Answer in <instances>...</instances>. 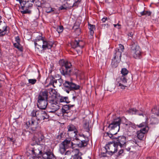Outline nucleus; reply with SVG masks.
<instances>
[{
	"label": "nucleus",
	"mask_w": 159,
	"mask_h": 159,
	"mask_svg": "<svg viewBox=\"0 0 159 159\" xmlns=\"http://www.w3.org/2000/svg\"><path fill=\"white\" fill-rule=\"evenodd\" d=\"M77 52L78 54H81L82 52V51L80 50H79V51L77 50Z\"/></svg>",
	"instance_id": "052dcab7"
},
{
	"label": "nucleus",
	"mask_w": 159,
	"mask_h": 159,
	"mask_svg": "<svg viewBox=\"0 0 159 159\" xmlns=\"http://www.w3.org/2000/svg\"><path fill=\"white\" fill-rule=\"evenodd\" d=\"M61 84L63 82V80L61 78H60L58 80H57Z\"/></svg>",
	"instance_id": "6e6d98bb"
},
{
	"label": "nucleus",
	"mask_w": 159,
	"mask_h": 159,
	"mask_svg": "<svg viewBox=\"0 0 159 159\" xmlns=\"http://www.w3.org/2000/svg\"><path fill=\"white\" fill-rule=\"evenodd\" d=\"M108 134L109 133L108 132H107L106 133H105L104 134L106 136H108Z\"/></svg>",
	"instance_id": "e2e57ef3"
},
{
	"label": "nucleus",
	"mask_w": 159,
	"mask_h": 159,
	"mask_svg": "<svg viewBox=\"0 0 159 159\" xmlns=\"http://www.w3.org/2000/svg\"><path fill=\"white\" fill-rule=\"evenodd\" d=\"M16 41V43L20 42V39L18 36L16 37L15 38Z\"/></svg>",
	"instance_id": "5fc2aeb1"
},
{
	"label": "nucleus",
	"mask_w": 159,
	"mask_h": 159,
	"mask_svg": "<svg viewBox=\"0 0 159 159\" xmlns=\"http://www.w3.org/2000/svg\"><path fill=\"white\" fill-rule=\"evenodd\" d=\"M1 18H2V17H1L0 16V24L2 22V21H1Z\"/></svg>",
	"instance_id": "69168bd1"
},
{
	"label": "nucleus",
	"mask_w": 159,
	"mask_h": 159,
	"mask_svg": "<svg viewBox=\"0 0 159 159\" xmlns=\"http://www.w3.org/2000/svg\"><path fill=\"white\" fill-rule=\"evenodd\" d=\"M136 126L139 128L144 127L143 129L138 131L137 133L138 138L140 140H142L143 139L144 134L148 132L149 128L145 122H143L139 125H137Z\"/></svg>",
	"instance_id": "39448f33"
},
{
	"label": "nucleus",
	"mask_w": 159,
	"mask_h": 159,
	"mask_svg": "<svg viewBox=\"0 0 159 159\" xmlns=\"http://www.w3.org/2000/svg\"><path fill=\"white\" fill-rule=\"evenodd\" d=\"M141 16L146 15V16H149L151 14V12L148 11H144L140 12Z\"/></svg>",
	"instance_id": "ea45409f"
},
{
	"label": "nucleus",
	"mask_w": 159,
	"mask_h": 159,
	"mask_svg": "<svg viewBox=\"0 0 159 159\" xmlns=\"http://www.w3.org/2000/svg\"><path fill=\"white\" fill-rule=\"evenodd\" d=\"M71 45L74 49L79 47L81 49L84 47V43L82 41L75 39L71 42Z\"/></svg>",
	"instance_id": "4468645a"
},
{
	"label": "nucleus",
	"mask_w": 159,
	"mask_h": 159,
	"mask_svg": "<svg viewBox=\"0 0 159 159\" xmlns=\"http://www.w3.org/2000/svg\"><path fill=\"white\" fill-rule=\"evenodd\" d=\"M43 138V136L42 135L39 137H38L36 136H35L33 139V141H35L36 144H37V145H39L38 144L40 143V141H42Z\"/></svg>",
	"instance_id": "bb28decb"
},
{
	"label": "nucleus",
	"mask_w": 159,
	"mask_h": 159,
	"mask_svg": "<svg viewBox=\"0 0 159 159\" xmlns=\"http://www.w3.org/2000/svg\"><path fill=\"white\" fill-rule=\"evenodd\" d=\"M124 47L121 44H119L118 48H116L114 52V57L113 58L118 59V61H120V57L122 52H123Z\"/></svg>",
	"instance_id": "9b49d317"
},
{
	"label": "nucleus",
	"mask_w": 159,
	"mask_h": 159,
	"mask_svg": "<svg viewBox=\"0 0 159 159\" xmlns=\"http://www.w3.org/2000/svg\"><path fill=\"white\" fill-rule=\"evenodd\" d=\"M132 143H134L135 144H136V146H138V142L136 141L135 140H132L131 142Z\"/></svg>",
	"instance_id": "4d7b16f0"
},
{
	"label": "nucleus",
	"mask_w": 159,
	"mask_h": 159,
	"mask_svg": "<svg viewBox=\"0 0 159 159\" xmlns=\"http://www.w3.org/2000/svg\"><path fill=\"white\" fill-rule=\"evenodd\" d=\"M20 12L22 14H30L31 13V11L27 8H25L24 10H21Z\"/></svg>",
	"instance_id": "c9c22d12"
},
{
	"label": "nucleus",
	"mask_w": 159,
	"mask_h": 159,
	"mask_svg": "<svg viewBox=\"0 0 159 159\" xmlns=\"http://www.w3.org/2000/svg\"><path fill=\"white\" fill-rule=\"evenodd\" d=\"M113 134H114L113 133V134H110L109 133L108 136H109V137L110 138H112V137L113 136Z\"/></svg>",
	"instance_id": "13d9d810"
},
{
	"label": "nucleus",
	"mask_w": 159,
	"mask_h": 159,
	"mask_svg": "<svg viewBox=\"0 0 159 159\" xmlns=\"http://www.w3.org/2000/svg\"><path fill=\"white\" fill-rule=\"evenodd\" d=\"M25 2L23 3L22 5L21 6V7L20 8L21 10H24L25 8H27L31 7L32 6V3H29L30 1H28L27 2H26L25 1Z\"/></svg>",
	"instance_id": "a878e982"
},
{
	"label": "nucleus",
	"mask_w": 159,
	"mask_h": 159,
	"mask_svg": "<svg viewBox=\"0 0 159 159\" xmlns=\"http://www.w3.org/2000/svg\"><path fill=\"white\" fill-rule=\"evenodd\" d=\"M40 146L39 145H35L34 147L32 148L31 150V153L35 156L39 155L42 153L40 150Z\"/></svg>",
	"instance_id": "f3484780"
},
{
	"label": "nucleus",
	"mask_w": 159,
	"mask_h": 159,
	"mask_svg": "<svg viewBox=\"0 0 159 159\" xmlns=\"http://www.w3.org/2000/svg\"><path fill=\"white\" fill-rule=\"evenodd\" d=\"M66 92L68 93H69V90H66Z\"/></svg>",
	"instance_id": "774afa93"
},
{
	"label": "nucleus",
	"mask_w": 159,
	"mask_h": 159,
	"mask_svg": "<svg viewBox=\"0 0 159 159\" xmlns=\"http://www.w3.org/2000/svg\"><path fill=\"white\" fill-rule=\"evenodd\" d=\"M83 127L85 131L89 132V131L90 126L89 125V123L88 121L84 120Z\"/></svg>",
	"instance_id": "5701e85b"
},
{
	"label": "nucleus",
	"mask_w": 159,
	"mask_h": 159,
	"mask_svg": "<svg viewBox=\"0 0 159 159\" xmlns=\"http://www.w3.org/2000/svg\"><path fill=\"white\" fill-rule=\"evenodd\" d=\"M44 40L43 37L39 35L37 37L34 42H40L41 43H42Z\"/></svg>",
	"instance_id": "72a5a7b5"
},
{
	"label": "nucleus",
	"mask_w": 159,
	"mask_h": 159,
	"mask_svg": "<svg viewBox=\"0 0 159 159\" xmlns=\"http://www.w3.org/2000/svg\"><path fill=\"white\" fill-rule=\"evenodd\" d=\"M152 111L153 113L156 115L157 116H159V108L157 109L156 107H154Z\"/></svg>",
	"instance_id": "4c0bfd02"
},
{
	"label": "nucleus",
	"mask_w": 159,
	"mask_h": 159,
	"mask_svg": "<svg viewBox=\"0 0 159 159\" xmlns=\"http://www.w3.org/2000/svg\"><path fill=\"white\" fill-rule=\"evenodd\" d=\"M7 26L2 25L0 24V36H3L6 34Z\"/></svg>",
	"instance_id": "393cba45"
},
{
	"label": "nucleus",
	"mask_w": 159,
	"mask_h": 159,
	"mask_svg": "<svg viewBox=\"0 0 159 159\" xmlns=\"http://www.w3.org/2000/svg\"><path fill=\"white\" fill-rule=\"evenodd\" d=\"M71 64L68 61H65L60 69L61 74L65 77H68L72 75V70L71 68Z\"/></svg>",
	"instance_id": "f257e3e1"
},
{
	"label": "nucleus",
	"mask_w": 159,
	"mask_h": 159,
	"mask_svg": "<svg viewBox=\"0 0 159 159\" xmlns=\"http://www.w3.org/2000/svg\"><path fill=\"white\" fill-rule=\"evenodd\" d=\"M58 80H55L53 78L50 80L49 84V85H52L54 87H56L58 85H60L61 84H57Z\"/></svg>",
	"instance_id": "cd10ccee"
},
{
	"label": "nucleus",
	"mask_w": 159,
	"mask_h": 159,
	"mask_svg": "<svg viewBox=\"0 0 159 159\" xmlns=\"http://www.w3.org/2000/svg\"><path fill=\"white\" fill-rule=\"evenodd\" d=\"M17 1H18L20 6L22 5H23V3L25 2V1L24 0H16Z\"/></svg>",
	"instance_id": "09e8293b"
},
{
	"label": "nucleus",
	"mask_w": 159,
	"mask_h": 159,
	"mask_svg": "<svg viewBox=\"0 0 159 159\" xmlns=\"http://www.w3.org/2000/svg\"><path fill=\"white\" fill-rule=\"evenodd\" d=\"M121 72V73L122 75H124L125 76L128 73V71L125 68H122Z\"/></svg>",
	"instance_id": "58836bf2"
},
{
	"label": "nucleus",
	"mask_w": 159,
	"mask_h": 159,
	"mask_svg": "<svg viewBox=\"0 0 159 159\" xmlns=\"http://www.w3.org/2000/svg\"><path fill=\"white\" fill-rule=\"evenodd\" d=\"M47 159H56V157L52 153H48L47 154Z\"/></svg>",
	"instance_id": "e433bc0d"
},
{
	"label": "nucleus",
	"mask_w": 159,
	"mask_h": 159,
	"mask_svg": "<svg viewBox=\"0 0 159 159\" xmlns=\"http://www.w3.org/2000/svg\"><path fill=\"white\" fill-rule=\"evenodd\" d=\"M70 80H65L63 84L65 88L68 89L69 90H77L80 89V86L72 81V78H70Z\"/></svg>",
	"instance_id": "6e6552de"
},
{
	"label": "nucleus",
	"mask_w": 159,
	"mask_h": 159,
	"mask_svg": "<svg viewBox=\"0 0 159 159\" xmlns=\"http://www.w3.org/2000/svg\"><path fill=\"white\" fill-rule=\"evenodd\" d=\"M59 104V102H57L56 103L52 104V105H49L50 108L51 110L49 112L54 113L58 110L60 108Z\"/></svg>",
	"instance_id": "4be33fe9"
},
{
	"label": "nucleus",
	"mask_w": 159,
	"mask_h": 159,
	"mask_svg": "<svg viewBox=\"0 0 159 159\" xmlns=\"http://www.w3.org/2000/svg\"><path fill=\"white\" fill-rule=\"evenodd\" d=\"M68 129L67 134H70V132H73V133L74 135H76V133L77 132V131L76 128L72 124H70L68 125L67 127Z\"/></svg>",
	"instance_id": "aec40b11"
},
{
	"label": "nucleus",
	"mask_w": 159,
	"mask_h": 159,
	"mask_svg": "<svg viewBox=\"0 0 159 159\" xmlns=\"http://www.w3.org/2000/svg\"><path fill=\"white\" fill-rule=\"evenodd\" d=\"M48 102L49 105L59 102V99L55 95H51L48 98Z\"/></svg>",
	"instance_id": "6ab92c4d"
},
{
	"label": "nucleus",
	"mask_w": 159,
	"mask_h": 159,
	"mask_svg": "<svg viewBox=\"0 0 159 159\" xmlns=\"http://www.w3.org/2000/svg\"><path fill=\"white\" fill-rule=\"evenodd\" d=\"M81 0H78L74 3L73 6V7H77L78 4L80 3Z\"/></svg>",
	"instance_id": "a18cd8bd"
},
{
	"label": "nucleus",
	"mask_w": 159,
	"mask_h": 159,
	"mask_svg": "<svg viewBox=\"0 0 159 159\" xmlns=\"http://www.w3.org/2000/svg\"><path fill=\"white\" fill-rule=\"evenodd\" d=\"M126 138L125 136H120L117 138L116 143L118 146L119 145L121 148H124L126 147Z\"/></svg>",
	"instance_id": "ddd939ff"
},
{
	"label": "nucleus",
	"mask_w": 159,
	"mask_h": 159,
	"mask_svg": "<svg viewBox=\"0 0 159 159\" xmlns=\"http://www.w3.org/2000/svg\"><path fill=\"white\" fill-rule=\"evenodd\" d=\"M48 102V100H38L37 107L40 109L44 110L47 107Z\"/></svg>",
	"instance_id": "2eb2a0df"
},
{
	"label": "nucleus",
	"mask_w": 159,
	"mask_h": 159,
	"mask_svg": "<svg viewBox=\"0 0 159 159\" xmlns=\"http://www.w3.org/2000/svg\"><path fill=\"white\" fill-rule=\"evenodd\" d=\"M8 140L10 141H11L12 142H14L15 140V139L13 138H8Z\"/></svg>",
	"instance_id": "3c124183"
},
{
	"label": "nucleus",
	"mask_w": 159,
	"mask_h": 159,
	"mask_svg": "<svg viewBox=\"0 0 159 159\" xmlns=\"http://www.w3.org/2000/svg\"><path fill=\"white\" fill-rule=\"evenodd\" d=\"M129 127H131L134 129L136 128V125L134 123H131L130 126H129Z\"/></svg>",
	"instance_id": "de8ad7c7"
},
{
	"label": "nucleus",
	"mask_w": 159,
	"mask_h": 159,
	"mask_svg": "<svg viewBox=\"0 0 159 159\" xmlns=\"http://www.w3.org/2000/svg\"><path fill=\"white\" fill-rule=\"evenodd\" d=\"M107 20V17H104L102 18L101 20L102 21V22L104 23L105 22L106 20Z\"/></svg>",
	"instance_id": "864d4df0"
},
{
	"label": "nucleus",
	"mask_w": 159,
	"mask_h": 159,
	"mask_svg": "<svg viewBox=\"0 0 159 159\" xmlns=\"http://www.w3.org/2000/svg\"><path fill=\"white\" fill-rule=\"evenodd\" d=\"M110 25L108 24H102L101 25L102 29H104L106 28H107L109 27Z\"/></svg>",
	"instance_id": "c03bdc74"
},
{
	"label": "nucleus",
	"mask_w": 159,
	"mask_h": 159,
	"mask_svg": "<svg viewBox=\"0 0 159 159\" xmlns=\"http://www.w3.org/2000/svg\"><path fill=\"white\" fill-rule=\"evenodd\" d=\"M121 121H125V122L124 123L127 126H130V125L131 124V122L128 121L126 120V119L125 118H122L121 120Z\"/></svg>",
	"instance_id": "a19ab883"
},
{
	"label": "nucleus",
	"mask_w": 159,
	"mask_h": 159,
	"mask_svg": "<svg viewBox=\"0 0 159 159\" xmlns=\"http://www.w3.org/2000/svg\"><path fill=\"white\" fill-rule=\"evenodd\" d=\"M42 48L43 50H46V49H50L52 46L53 43L51 41H47L44 40L43 42Z\"/></svg>",
	"instance_id": "a211bd4d"
},
{
	"label": "nucleus",
	"mask_w": 159,
	"mask_h": 159,
	"mask_svg": "<svg viewBox=\"0 0 159 159\" xmlns=\"http://www.w3.org/2000/svg\"><path fill=\"white\" fill-rule=\"evenodd\" d=\"M63 27L62 26H59L57 29V31L58 33H59L63 31Z\"/></svg>",
	"instance_id": "37998d69"
},
{
	"label": "nucleus",
	"mask_w": 159,
	"mask_h": 159,
	"mask_svg": "<svg viewBox=\"0 0 159 159\" xmlns=\"http://www.w3.org/2000/svg\"><path fill=\"white\" fill-rule=\"evenodd\" d=\"M43 109H40L36 111H32L31 115L33 116H35L38 120H47L49 116L47 112Z\"/></svg>",
	"instance_id": "7ed1b4c3"
},
{
	"label": "nucleus",
	"mask_w": 159,
	"mask_h": 159,
	"mask_svg": "<svg viewBox=\"0 0 159 159\" xmlns=\"http://www.w3.org/2000/svg\"><path fill=\"white\" fill-rule=\"evenodd\" d=\"M118 145L115 142H110L105 146L107 153L110 155H112L117 151Z\"/></svg>",
	"instance_id": "0eeeda50"
},
{
	"label": "nucleus",
	"mask_w": 159,
	"mask_h": 159,
	"mask_svg": "<svg viewBox=\"0 0 159 159\" xmlns=\"http://www.w3.org/2000/svg\"><path fill=\"white\" fill-rule=\"evenodd\" d=\"M123 149H120L118 153V156L120 155L123 152Z\"/></svg>",
	"instance_id": "8fccbe9b"
},
{
	"label": "nucleus",
	"mask_w": 159,
	"mask_h": 159,
	"mask_svg": "<svg viewBox=\"0 0 159 159\" xmlns=\"http://www.w3.org/2000/svg\"><path fill=\"white\" fill-rule=\"evenodd\" d=\"M59 103L60 102L61 103L64 102H65L66 103L70 102V101H69L67 97H61L59 99Z\"/></svg>",
	"instance_id": "2f4dec72"
},
{
	"label": "nucleus",
	"mask_w": 159,
	"mask_h": 159,
	"mask_svg": "<svg viewBox=\"0 0 159 159\" xmlns=\"http://www.w3.org/2000/svg\"><path fill=\"white\" fill-rule=\"evenodd\" d=\"M75 144L73 142H71L70 139L69 138L66 139L60 145V152L62 154H64L66 149L72 147Z\"/></svg>",
	"instance_id": "423d86ee"
},
{
	"label": "nucleus",
	"mask_w": 159,
	"mask_h": 159,
	"mask_svg": "<svg viewBox=\"0 0 159 159\" xmlns=\"http://www.w3.org/2000/svg\"><path fill=\"white\" fill-rule=\"evenodd\" d=\"M76 98V97L75 96H74L73 97V99H74V100H75V98Z\"/></svg>",
	"instance_id": "0e129e2a"
},
{
	"label": "nucleus",
	"mask_w": 159,
	"mask_h": 159,
	"mask_svg": "<svg viewBox=\"0 0 159 159\" xmlns=\"http://www.w3.org/2000/svg\"><path fill=\"white\" fill-rule=\"evenodd\" d=\"M13 45L14 47H15L16 48H17L20 51H22V48L19 43H14L13 44Z\"/></svg>",
	"instance_id": "f704fd0d"
},
{
	"label": "nucleus",
	"mask_w": 159,
	"mask_h": 159,
	"mask_svg": "<svg viewBox=\"0 0 159 159\" xmlns=\"http://www.w3.org/2000/svg\"><path fill=\"white\" fill-rule=\"evenodd\" d=\"M60 9L61 10H64V9H66V8L63 6H61L60 7Z\"/></svg>",
	"instance_id": "bf43d9fd"
},
{
	"label": "nucleus",
	"mask_w": 159,
	"mask_h": 159,
	"mask_svg": "<svg viewBox=\"0 0 159 159\" xmlns=\"http://www.w3.org/2000/svg\"><path fill=\"white\" fill-rule=\"evenodd\" d=\"M126 149L127 151H129L130 150V148L129 147H128L127 148H126Z\"/></svg>",
	"instance_id": "680f3d73"
},
{
	"label": "nucleus",
	"mask_w": 159,
	"mask_h": 159,
	"mask_svg": "<svg viewBox=\"0 0 159 159\" xmlns=\"http://www.w3.org/2000/svg\"><path fill=\"white\" fill-rule=\"evenodd\" d=\"M72 153L74 154L72 156L73 159H82L81 157L82 153L78 149H75V151Z\"/></svg>",
	"instance_id": "412c9836"
},
{
	"label": "nucleus",
	"mask_w": 159,
	"mask_h": 159,
	"mask_svg": "<svg viewBox=\"0 0 159 159\" xmlns=\"http://www.w3.org/2000/svg\"><path fill=\"white\" fill-rule=\"evenodd\" d=\"M118 87L120 89H124L125 88L126 86L125 84L127 82V80L125 76L122 75L117 79Z\"/></svg>",
	"instance_id": "f8f14e48"
},
{
	"label": "nucleus",
	"mask_w": 159,
	"mask_h": 159,
	"mask_svg": "<svg viewBox=\"0 0 159 159\" xmlns=\"http://www.w3.org/2000/svg\"><path fill=\"white\" fill-rule=\"evenodd\" d=\"M131 110L133 111H134L135 112V113L137 114H138L139 115H140V116H141V115H142V116H143V114L142 113H139V114H138V113H137V110H136L135 109H132Z\"/></svg>",
	"instance_id": "49530a36"
},
{
	"label": "nucleus",
	"mask_w": 159,
	"mask_h": 159,
	"mask_svg": "<svg viewBox=\"0 0 159 159\" xmlns=\"http://www.w3.org/2000/svg\"><path fill=\"white\" fill-rule=\"evenodd\" d=\"M75 151V149H72L71 150H68L65 153V155H69L70 156L69 158L68 159H71V158L70 157H72L73 155L74 154H72V152H73ZM66 156L63 159H66Z\"/></svg>",
	"instance_id": "473e14b6"
},
{
	"label": "nucleus",
	"mask_w": 159,
	"mask_h": 159,
	"mask_svg": "<svg viewBox=\"0 0 159 159\" xmlns=\"http://www.w3.org/2000/svg\"><path fill=\"white\" fill-rule=\"evenodd\" d=\"M28 81L30 83L34 84L36 82L37 80L35 79H30L28 80Z\"/></svg>",
	"instance_id": "79ce46f5"
},
{
	"label": "nucleus",
	"mask_w": 159,
	"mask_h": 159,
	"mask_svg": "<svg viewBox=\"0 0 159 159\" xmlns=\"http://www.w3.org/2000/svg\"><path fill=\"white\" fill-rule=\"evenodd\" d=\"M130 52L133 57L136 59L139 58L141 55L140 48L135 41H132L131 43Z\"/></svg>",
	"instance_id": "f03ea898"
},
{
	"label": "nucleus",
	"mask_w": 159,
	"mask_h": 159,
	"mask_svg": "<svg viewBox=\"0 0 159 159\" xmlns=\"http://www.w3.org/2000/svg\"><path fill=\"white\" fill-rule=\"evenodd\" d=\"M88 27L89 30L90 34L92 36L93 35L94 33V31L95 29V26L89 23Z\"/></svg>",
	"instance_id": "c85d7f7f"
},
{
	"label": "nucleus",
	"mask_w": 159,
	"mask_h": 159,
	"mask_svg": "<svg viewBox=\"0 0 159 159\" xmlns=\"http://www.w3.org/2000/svg\"><path fill=\"white\" fill-rule=\"evenodd\" d=\"M113 25L115 27H116L118 29H120V25L118 24H113Z\"/></svg>",
	"instance_id": "603ef678"
},
{
	"label": "nucleus",
	"mask_w": 159,
	"mask_h": 159,
	"mask_svg": "<svg viewBox=\"0 0 159 159\" xmlns=\"http://www.w3.org/2000/svg\"><path fill=\"white\" fill-rule=\"evenodd\" d=\"M72 105H64L61 109L62 112L63 114L68 113L70 109V108L72 107Z\"/></svg>",
	"instance_id": "b1692460"
},
{
	"label": "nucleus",
	"mask_w": 159,
	"mask_h": 159,
	"mask_svg": "<svg viewBox=\"0 0 159 159\" xmlns=\"http://www.w3.org/2000/svg\"><path fill=\"white\" fill-rule=\"evenodd\" d=\"M48 92L47 90L41 92L38 96V100H48Z\"/></svg>",
	"instance_id": "dca6fc26"
},
{
	"label": "nucleus",
	"mask_w": 159,
	"mask_h": 159,
	"mask_svg": "<svg viewBox=\"0 0 159 159\" xmlns=\"http://www.w3.org/2000/svg\"><path fill=\"white\" fill-rule=\"evenodd\" d=\"M120 61H118V59L113 58L112 60L111 65L113 68H116L118 66V63Z\"/></svg>",
	"instance_id": "7c9ffc66"
},
{
	"label": "nucleus",
	"mask_w": 159,
	"mask_h": 159,
	"mask_svg": "<svg viewBox=\"0 0 159 159\" xmlns=\"http://www.w3.org/2000/svg\"><path fill=\"white\" fill-rule=\"evenodd\" d=\"M35 49L39 51L42 48L43 43L40 42H34Z\"/></svg>",
	"instance_id": "c756f323"
},
{
	"label": "nucleus",
	"mask_w": 159,
	"mask_h": 159,
	"mask_svg": "<svg viewBox=\"0 0 159 159\" xmlns=\"http://www.w3.org/2000/svg\"><path fill=\"white\" fill-rule=\"evenodd\" d=\"M75 139L73 140L74 141L75 140L79 141V143L76 144L79 147L82 148L83 147L86 146L87 144V142L84 140H83L82 139V137H83L84 138V135L83 134H79V135H74Z\"/></svg>",
	"instance_id": "9d476101"
},
{
	"label": "nucleus",
	"mask_w": 159,
	"mask_h": 159,
	"mask_svg": "<svg viewBox=\"0 0 159 159\" xmlns=\"http://www.w3.org/2000/svg\"><path fill=\"white\" fill-rule=\"evenodd\" d=\"M132 35L131 33H129V36H131Z\"/></svg>",
	"instance_id": "338daca9"
},
{
	"label": "nucleus",
	"mask_w": 159,
	"mask_h": 159,
	"mask_svg": "<svg viewBox=\"0 0 159 159\" xmlns=\"http://www.w3.org/2000/svg\"><path fill=\"white\" fill-rule=\"evenodd\" d=\"M121 119L119 117L114 119L112 122L109 124L108 127L111 132L113 134H116L119 131Z\"/></svg>",
	"instance_id": "20e7f679"
},
{
	"label": "nucleus",
	"mask_w": 159,
	"mask_h": 159,
	"mask_svg": "<svg viewBox=\"0 0 159 159\" xmlns=\"http://www.w3.org/2000/svg\"><path fill=\"white\" fill-rule=\"evenodd\" d=\"M30 120L26 122V124L28 127H30V129L33 131H35L38 126V124L36 120V118L35 116H33Z\"/></svg>",
	"instance_id": "1a4fd4ad"
}]
</instances>
